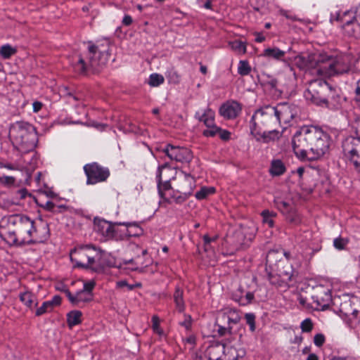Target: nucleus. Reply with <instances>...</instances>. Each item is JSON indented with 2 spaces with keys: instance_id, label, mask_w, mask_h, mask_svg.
<instances>
[{
  "instance_id": "nucleus-50",
  "label": "nucleus",
  "mask_w": 360,
  "mask_h": 360,
  "mask_svg": "<svg viewBox=\"0 0 360 360\" xmlns=\"http://www.w3.org/2000/svg\"><path fill=\"white\" fill-rule=\"evenodd\" d=\"M245 319L247 324L250 327V330L251 332H255V330L256 329L255 314H252V313H248L245 314Z\"/></svg>"
},
{
  "instance_id": "nucleus-47",
  "label": "nucleus",
  "mask_w": 360,
  "mask_h": 360,
  "mask_svg": "<svg viewBox=\"0 0 360 360\" xmlns=\"http://www.w3.org/2000/svg\"><path fill=\"white\" fill-rule=\"evenodd\" d=\"M152 323H153L152 328H153L154 333H157L160 336H162L164 335V332L160 326V319L158 316H156V315L153 316Z\"/></svg>"
},
{
  "instance_id": "nucleus-9",
  "label": "nucleus",
  "mask_w": 360,
  "mask_h": 360,
  "mask_svg": "<svg viewBox=\"0 0 360 360\" xmlns=\"http://www.w3.org/2000/svg\"><path fill=\"white\" fill-rule=\"evenodd\" d=\"M350 70V58L341 56L334 60L318 64L316 72L323 77H333L347 73Z\"/></svg>"
},
{
  "instance_id": "nucleus-55",
  "label": "nucleus",
  "mask_w": 360,
  "mask_h": 360,
  "mask_svg": "<svg viewBox=\"0 0 360 360\" xmlns=\"http://www.w3.org/2000/svg\"><path fill=\"white\" fill-rule=\"evenodd\" d=\"M220 139L223 141H228L231 138V133L228 130L222 129L219 127V130L217 134Z\"/></svg>"
},
{
  "instance_id": "nucleus-43",
  "label": "nucleus",
  "mask_w": 360,
  "mask_h": 360,
  "mask_svg": "<svg viewBox=\"0 0 360 360\" xmlns=\"http://www.w3.org/2000/svg\"><path fill=\"white\" fill-rule=\"evenodd\" d=\"M231 49L238 53L244 54L246 53V44L241 41L235 40L230 44Z\"/></svg>"
},
{
  "instance_id": "nucleus-28",
  "label": "nucleus",
  "mask_w": 360,
  "mask_h": 360,
  "mask_svg": "<svg viewBox=\"0 0 360 360\" xmlns=\"http://www.w3.org/2000/svg\"><path fill=\"white\" fill-rule=\"evenodd\" d=\"M303 240L307 243L309 249L311 250V255H314L322 248V240L318 235H315L313 238H304Z\"/></svg>"
},
{
  "instance_id": "nucleus-7",
  "label": "nucleus",
  "mask_w": 360,
  "mask_h": 360,
  "mask_svg": "<svg viewBox=\"0 0 360 360\" xmlns=\"http://www.w3.org/2000/svg\"><path fill=\"white\" fill-rule=\"evenodd\" d=\"M70 256L75 266L96 270L93 266L96 258L99 256V251L96 246L91 244L79 245L71 250Z\"/></svg>"
},
{
  "instance_id": "nucleus-63",
  "label": "nucleus",
  "mask_w": 360,
  "mask_h": 360,
  "mask_svg": "<svg viewBox=\"0 0 360 360\" xmlns=\"http://www.w3.org/2000/svg\"><path fill=\"white\" fill-rule=\"evenodd\" d=\"M64 292L66 297L68 298L69 301L75 305V295H72L71 292L68 289H65Z\"/></svg>"
},
{
  "instance_id": "nucleus-10",
  "label": "nucleus",
  "mask_w": 360,
  "mask_h": 360,
  "mask_svg": "<svg viewBox=\"0 0 360 360\" xmlns=\"http://www.w3.org/2000/svg\"><path fill=\"white\" fill-rule=\"evenodd\" d=\"M343 157L346 162L354 167H359L360 162V136H349L342 143Z\"/></svg>"
},
{
  "instance_id": "nucleus-23",
  "label": "nucleus",
  "mask_w": 360,
  "mask_h": 360,
  "mask_svg": "<svg viewBox=\"0 0 360 360\" xmlns=\"http://www.w3.org/2000/svg\"><path fill=\"white\" fill-rule=\"evenodd\" d=\"M120 226H124L122 231H126L123 236V240L129 238L139 236L142 234L143 230L136 222H119Z\"/></svg>"
},
{
  "instance_id": "nucleus-45",
  "label": "nucleus",
  "mask_w": 360,
  "mask_h": 360,
  "mask_svg": "<svg viewBox=\"0 0 360 360\" xmlns=\"http://www.w3.org/2000/svg\"><path fill=\"white\" fill-rule=\"evenodd\" d=\"M348 243V239L339 236L333 240V246L338 250H342L346 248Z\"/></svg>"
},
{
  "instance_id": "nucleus-30",
  "label": "nucleus",
  "mask_w": 360,
  "mask_h": 360,
  "mask_svg": "<svg viewBox=\"0 0 360 360\" xmlns=\"http://www.w3.org/2000/svg\"><path fill=\"white\" fill-rule=\"evenodd\" d=\"M245 355V350L243 348L238 349L233 347H227V354H226V360H239Z\"/></svg>"
},
{
  "instance_id": "nucleus-54",
  "label": "nucleus",
  "mask_w": 360,
  "mask_h": 360,
  "mask_svg": "<svg viewBox=\"0 0 360 360\" xmlns=\"http://www.w3.org/2000/svg\"><path fill=\"white\" fill-rule=\"evenodd\" d=\"M326 341V338L323 334L318 333L314 337V343L317 347H321Z\"/></svg>"
},
{
  "instance_id": "nucleus-49",
  "label": "nucleus",
  "mask_w": 360,
  "mask_h": 360,
  "mask_svg": "<svg viewBox=\"0 0 360 360\" xmlns=\"http://www.w3.org/2000/svg\"><path fill=\"white\" fill-rule=\"evenodd\" d=\"M313 323L311 319H305L300 323V328L303 333H309L313 329Z\"/></svg>"
},
{
  "instance_id": "nucleus-17",
  "label": "nucleus",
  "mask_w": 360,
  "mask_h": 360,
  "mask_svg": "<svg viewBox=\"0 0 360 360\" xmlns=\"http://www.w3.org/2000/svg\"><path fill=\"white\" fill-rule=\"evenodd\" d=\"M311 298L313 301L312 307L316 310H324L329 306L332 300L330 290L323 286L318 288Z\"/></svg>"
},
{
  "instance_id": "nucleus-32",
  "label": "nucleus",
  "mask_w": 360,
  "mask_h": 360,
  "mask_svg": "<svg viewBox=\"0 0 360 360\" xmlns=\"http://www.w3.org/2000/svg\"><path fill=\"white\" fill-rule=\"evenodd\" d=\"M184 179H181L179 182V190L182 193L183 188H191V193L195 188V179L189 174L183 172Z\"/></svg>"
},
{
  "instance_id": "nucleus-1",
  "label": "nucleus",
  "mask_w": 360,
  "mask_h": 360,
  "mask_svg": "<svg viewBox=\"0 0 360 360\" xmlns=\"http://www.w3.org/2000/svg\"><path fill=\"white\" fill-rule=\"evenodd\" d=\"M49 237V224L41 220L36 222L24 214H11L0 220V238L10 246L43 243Z\"/></svg>"
},
{
  "instance_id": "nucleus-42",
  "label": "nucleus",
  "mask_w": 360,
  "mask_h": 360,
  "mask_svg": "<svg viewBox=\"0 0 360 360\" xmlns=\"http://www.w3.org/2000/svg\"><path fill=\"white\" fill-rule=\"evenodd\" d=\"M165 81L164 77L158 73H153L149 77L148 84L151 86H158L163 84Z\"/></svg>"
},
{
  "instance_id": "nucleus-11",
  "label": "nucleus",
  "mask_w": 360,
  "mask_h": 360,
  "mask_svg": "<svg viewBox=\"0 0 360 360\" xmlns=\"http://www.w3.org/2000/svg\"><path fill=\"white\" fill-rule=\"evenodd\" d=\"M338 21L342 23L344 31L349 36L357 37L356 8L354 10L346 11L343 13L336 11L330 14V21Z\"/></svg>"
},
{
  "instance_id": "nucleus-4",
  "label": "nucleus",
  "mask_w": 360,
  "mask_h": 360,
  "mask_svg": "<svg viewBox=\"0 0 360 360\" xmlns=\"http://www.w3.org/2000/svg\"><path fill=\"white\" fill-rule=\"evenodd\" d=\"M304 96L314 104L330 110H338L341 105L340 98L336 94L335 90L322 79L311 80Z\"/></svg>"
},
{
  "instance_id": "nucleus-62",
  "label": "nucleus",
  "mask_w": 360,
  "mask_h": 360,
  "mask_svg": "<svg viewBox=\"0 0 360 360\" xmlns=\"http://www.w3.org/2000/svg\"><path fill=\"white\" fill-rule=\"evenodd\" d=\"M181 325L184 326L186 329L191 327V317L189 315H185V320L181 323Z\"/></svg>"
},
{
  "instance_id": "nucleus-40",
  "label": "nucleus",
  "mask_w": 360,
  "mask_h": 360,
  "mask_svg": "<svg viewBox=\"0 0 360 360\" xmlns=\"http://www.w3.org/2000/svg\"><path fill=\"white\" fill-rule=\"evenodd\" d=\"M268 280L270 283L273 285L282 287L285 286L288 284L287 282H282L281 278L279 276V274L277 272L276 274L268 273Z\"/></svg>"
},
{
  "instance_id": "nucleus-3",
  "label": "nucleus",
  "mask_w": 360,
  "mask_h": 360,
  "mask_svg": "<svg viewBox=\"0 0 360 360\" xmlns=\"http://www.w3.org/2000/svg\"><path fill=\"white\" fill-rule=\"evenodd\" d=\"M86 45L87 51L75 56L72 60L74 70L80 74L89 70L98 71L109 59L110 43L108 40L96 43L88 41Z\"/></svg>"
},
{
  "instance_id": "nucleus-48",
  "label": "nucleus",
  "mask_w": 360,
  "mask_h": 360,
  "mask_svg": "<svg viewBox=\"0 0 360 360\" xmlns=\"http://www.w3.org/2000/svg\"><path fill=\"white\" fill-rule=\"evenodd\" d=\"M219 127L215 124L212 127H207L206 129L203 130L202 135L205 137H214L218 134Z\"/></svg>"
},
{
  "instance_id": "nucleus-41",
  "label": "nucleus",
  "mask_w": 360,
  "mask_h": 360,
  "mask_svg": "<svg viewBox=\"0 0 360 360\" xmlns=\"http://www.w3.org/2000/svg\"><path fill=\"white\" fill-rule=\"evenodd\" d=\"M251 72V67L247 60H240L238 66V73L241 76L248 75Z\"/></svg>"
},
{
  "instance_id": "nucleus-13",
  "label": "nucleus",
  "mask_w": 360,
  "mask_h": 360,
  "mask_svg": "<svg viewBox=\"0 0 360 360\" xmlns=\"http://www.w3.org/2000/svg\"><path fill=\"white\" fill-rule=\"evenodd\" d=\"M83 169L86 176L87 185H94L105 181L110 176L109 169L97 162L86 164Z\"/></svg>"
},
{
  "instance_id": "nucleus-6",
  "label": "nucleus",
  "mask_w": 360,
  "mask_h": 360,
  "mask_svg": "<svg viewBox=\"0 0 360 360\" xmlns=\"http://www.w3.org/2000/svg\"><path fill=\"white\" fill-rule=\"evenodd\" d=\"M276 122L275 112L273 106L266 105L255 111L251 117L252 134H262L264 141H269L277 136L278 131L276 129H270L272 125Z\"/></svg>"
},
{
  "instance_id": "nucleus-51",
  "label": "nucleus",
  "mask_w": 360,
  "mask_h": 360,
  "mask_svg": "<svg viewBox=\"0 0 360 360\" xmlns=\"http://www.w3.org/2000/svg\"><path fill=\"white\" fill-rule=\"evenodd\" d=\"M254 299V294L251 292H246L244 297H240L238 300L240 305L245 306L252 302Z\"/></svg>"
},
{
  "instance_id": "nucleus-21",
  "label": "nucleus",
  "mask_w": 360,
  "mask_h": 360,
  "mask_svg": "<svg viewBox=\"0 0 360 360\" xmlns=\"http://www.w3.org/2000/svg\"><path fill=\"white\" fill-rule=\"evenodd\" d=\"M165 167H167V164L158 167L156 174L158 194L162 199H166V196L167 195V192H170L172 188L169 180H165L163 181L162 179V171Z\"/></svg>"
},
{
  "instance_id": "nucleus-35",
  "label": "nucleus",
  "mask_w": 360,
  "mask_h": 360,
  "mask_svg": "<svg viewBox=\"0 0 360 360\" xmlns=\"http://www.w3.org/2000/svg\"><path fill=\"white\" fill-rule=\"evenodd\" d=\"M165 77L169 84H178L181 82V75L173 67L167 70Z\"/></svg>"
},
{
  "instance_id": "nucleus-59",
  "label": "nucleus",
  "mask_w": 360,
  "mask_h": 360,
  "mask_svg": "<svg viewBox=\"0 0 360 360\" xmlns=\"http://www.w3.org/2000/svg\"><path fill=\"white\" fill-rule=\"evenodd\" d=\"M48 302L51 304V308L53 309L55 307L60 304L61 297L59 295H55L51 300H48Z\"/></svg>"
},
{
  "instance_id": "nucleus-31",
  "label": "nucleus",
  "mask_w": 360,
  "mask_h": 360,
  "mask_svg": "<svg viewBox=\"0 0 360 360\" xmlns=\"http://www.w3.org/2000/svg\"><path fill=\"white\" fill-rule=\"evenodd\" d=\"M285 166L280 160H275L271 162L269 172L272 176H281L285 172Z\"/></svg>"
},
{
  "instance_id": "nucleus-27",
  "label": "nucleus",
  "mask_w": 360,
  "mask_h": 360,
  "mask_svg": "<svg viewBox=\"0 0 360 360\" xmlns=\"http://www.w3.org/2000/svg\"><path fill=\"white\" fill-rule=\"evenodd\" d=\"M195 117L203 122L207 127H212L215 124L214 112L210 108H206L202 114L200 112H196Z\"/></svg>"
},
{
  "instance_id": "nucleus-22",
  "label": "nucleus",
  "mask_w": 360,
  "mask_h": 360,
  "mask_svg": "<svg viewBox=\"0 0 360 360\" xmlns=\"http://www.w3.org/2000/svg\"><path fill=\"white\" fill-rule=\"evenodd\" d=\"M182 193L178 189L169 192V195L166 196V199H163L169 202H174L176 204H181L185 202L188 197L191 195V188H183Z\"/></svg>"
},
{
  "instance_id": "nucleus-15",
  "label": "nucleus",
  "mask_w": 360,
  "mask_h": 360,
  "mask_svg": "<svg viewBox=\"0 0 360 360\" xmlns=\"http://www.w3.org/2000/svg\"><path fill=\"white\" fill-rule=\"evenodd\" d=\"M165 154L171 160L182 163H188L193 158L191 150L185 147L175 146L172 144H167L165 147L159 149Z\"/></svg>"
},
{
  "instance_id": "nucleus-44",
  "label": "nucleus",
  "mask_w": 360,
  "mask_h": 360,
  "mask_svg": "<svg viewBox=\"0 0 360 360\" xmlns=\"http://www.w3.org/2000/svg\"><path fill=\"white\" fill-rule=\"evenodd\" d=\"M294 64L300 70H304L308 67V60L302 55H298L294 58Z\"/></svg>"
},
{
  "instance_id": "nucleus-8",
  "label": "nucleus",
  "mask_w": 360,
  "mask_h": 360,
  "mask_svg": "<svg viewBox=\"0 0 360 360\" xmlns=\"http://www.w3.org/2000/svg\"><path fill=\"white\" fill-rule=\"evenodd\" d=\"M119 226V223L113 224L104 219L95 217L94 219V231L103 241L123 240V236L127 232L122 231Z\"/></svg>"
},
{
  "instance_id": "nucleus-64",
  "label": "nucleus",
  "mask_w": 360,
  "mask_h": 360,
  "mask_svg": "<svg viewBox=\"0 0 360 360\" xmlns=\"http://www.w3.org/2000/svg\"><path fill=\"white\" fill-rule=\"evenodd\" d=\"M133 22L131 16L129 15H125L122 19V25L124 26H129Z\"/></svg>"
},
{
  "instance_id": "nucleus-24",
  "label": "nucleus",
  "mask_w": 360,
  "mask_h": 360,
  "mask_svg": "<svg viewBox=\"0 0 360 360\" xmlns=\"http://www.w3.org/2000/svg\"><path fill=\"white\" fill-rule=\"evenodd\" d=\"M19 299L26 307L30 309H32L38 304L37 295L28 290L20 292L19 294Z\"/></svg>"
},
{
  "instance_id": "nucleus-56",
  "label": "nucleus",
  "mask_w": 360,
  "mask_h": 360,
  "mask_svg": "<svg viewBox=\"0 0 360 360\" xmlns=\"http://www.w3.org/2000/svg\"><path fill=\"white\" fill-rule=\"evenodd\" d=\"M217 328V333L220 336H224L226 333H231V327L230 326L225 327L218 324Z\"/></svg>"
},
{
  "instance_id": "nucleus-14",
  "label": "nucleus",
  "mask_w": 360,
  "mask_h": 360,
  "mask_svg": "<svg viewBox=\"0 0 360 360\" xmlns=\"http://www.w3.org/2000/svg\"><path fill=\"white\" fill-rule=\"evenodd\" d=\"M341 316L358 323L360 321V298L352 296L342 301L339 307Z\"/></svg>"
},
{
  "instance_id": "nucleus-36",
  "label": "nucleus",
  "mask_w": 360,
  "mask_h": 360,
  "mask_svg": "<svg viewBox=\"0 0 360 360\" xmlns=\"http://www.w3.org/2000/svg\"><path fill=\"white\" fill-rule=\"evenodd\" d=\"M275 207L284 215L287 213L292 207L288 202L283 200L280 197H276L274 199Z\"/></svg>"
},
{
  "instance_id": "nucleus-2",
  "label": "nucleus",
  "mask_w": 360,
  "mask_h": 360,
  "mask_svg": "<svg viewBox=\"0 0 360 360\" xmlns=\"http://www.w3.org/2000/svg\"><path fill=\"white\" fill-rule=\"evenodd\" d=\"M330 136L321 128L313 125L301 127L293 135V150L302 160H314L323 156L330 147Z\"/></svg>"
},
{
  "instance_id": "nucleus-33",
  "label": "nucleus",
  "mask_w": 360,
  "mask_h": 360,
  "mask_svg": "<svg viewBox=\"0 0 360 360\" xmlns=\"http://www.w3.org/2000/svg\"><path fill=\"white\" fill-rule=\"evenodd\" d=\"M93 293L86 292L81 290L75 294V305L79 306L81 304L89 302L93 300Z\"/></svg>"
},
{
  "instance_id": "nucleus-25",
  "label": "nucleus",
  "mask_w": 360,
  "mask_h": 360,
  "mask_svg": "<svg viewBox=\"0 0 360 360\" xmlns=\"http://www.w3.org/2000/svg\"><path fill=\"white\" fill-rule=\"evenodd\" d=\"M285 56V51L281 50L276 46L266 48L264 49L261 54V56L265 58L273 59L277 61H283Z\"/></svg>"
},
{
  "instance_id": "nucleus-57",
  "label": "nucleus",
  "mask_w": 360,
  "mask_h": 360,
  "mask_svg": "<svg viewBox=\"0 0 360 360\" xmlns=\"http://www.w3.org/2000/svg\"><path fill=\"white\" fill-rule=\"evenodd\" d=\"M356 8V28H358L357 37H360V4Z\"/></svg>"
},
{
  "instance_id": "nucleus-58",
  "label": "nucleus",
  "mask_w": 360,
  "mask_h": 360,
  "mask_svg": "<svg viewBox=\"0 0 360 360\" xmlns=\"http://www.w3.org/2000/svg\"><path fill=\"white\" fill-rule=\"evenodd\" d=\"M95 282L94 281H89L84 283V287L82 290L88 292L89 293H92V290L95 286Z\"/></svg>"
},
{
  "instance_id": "nucleus-39",
  "label": "nucleus",
  "mask_w": 360,
  "mask_h": 360,
  "mask_svg": "<svg viewBox=\"0 0 360 360\" xmlns=\"http://www.w3.org/2000/svg\"><path fill=\"white\" fill-rule=\"evenodd\" d=\"M215 188L214 187H202L200 191L196 192L195 196L198 200L205 199L209 195L214 193Z\"/></svg>"
},
{
  "instance_id": "nucleus-19",
  "label": "nucleus",
  "mask_w": 360,
  "mask_h": 360,
  "mask_svg": "<svg viewBox=\"0 0 360 360\" xmlns=\"http://www.w3.org/2000/svg\"><path fill=\"white\" fill-rule=\"evenodd\" d=\"M241 105L236 101H228L224 103L219 108V115L225 119L232 120L240 113Z\"/></svg>"
},
{
  "instance_id": "nucleus-18",
  "label": "nucleus",
  "mask_w": 360,
  "mask_h": 360,
  "mask_svg": "<svg viewBox=\"0 0 360 360\" xmlns=\"http://www.w3.org/2000/svg\"><path fill=\"white\" fill-rule=\"evenodd\" d=\"M255 236V229H250L244 226H241L234 233L236 238H228V242L236 247H240L246 245L250 242Z\"/></svg>"
},
{
  "instance_id": "nucleus-37",
  "label": "nucleus",
  "mask_w": 360,
  "mask_h": 360,
  "mask_svg": "<svg viewBox=\"0 0 360 360\" xmlns=\"http://www.w3.org/2000/svg\"><path fill=\"white\" fill-rule=\"evenodd\" d=\"M17 53V49L9 44H6L0 47V56L4 59H8Z\"/></svg>"
},
{
  "instance_id": "nucleus-12",
  "label": "nucleus",
  "mask_w": 360,
  "mask_h": 360,
  "mask_svg": "<svg viewBox=\"0 0 360 360\" xmlns=\"http://www.w3.org/2000/svg\"><path fill=\"white\" fill-rule=\"evenodd\" d=\"M273 108L276 122L281 125L283 124V128H286L300 112V109L296 105L288 103H278Z\"/></svg>"
},
{
  "instance_id": "nucleus-5",
  "label": "nucleus",
  "mask_w": 360,
  "mask_h": 360,
  "mask_svg": "<svg viewBox=\"0 0 360 360\" xmlns=\"http://www.w3.org/2000/svg\"><path fill=\"white\" fill-rule=\"evenodd\" d=\"M9 138L13 146L25 153L32 151L39 141L36 128L25 121H17L11 125Z\"/></svg>"
},
{
  "instance_id": "nucleus-61",
  "label": "nucleus",
  "mask_w": 360,
  "mask_h": 360,
  "mask_svg": "<svg viewBox=\"0 0 360 360\" xmlns=\"http://www.w3.org/2000/svg\"><path fill=\"white\" fill-rule=\"evenodd\" d=\"M203 241H204V245L205 246H207L208 245H210L212 242H214L217 239V236H215L214 237H210L208 235H205L203 236Z\"/></svg>"
},
{
  "instance_id": "nucleus-20",
  "label": "nucleus",
  "mask_w": 360,
  "mask_h": 360,
  "mask_svg": "<svg viewBox=\"0 0 360 360\" xmlns=\"http://www.w3.org/2000/svg\"><path fill=\"white\" fill-rule=\"evenodd\" d=\"M277 272L282 282L289 283L295 276V272L292 265L288 260H279L276 264Z\"/></svg>"
},
{
  "instance_id": "nucleus-46",
  "label": "nucleus",
  "mask_w": 360,
  "mask_h": 360,
  "mask_svg": "<svg viewBox=\"0 0 360 360\" xmlns=\"http://www.w3.org/2000/svg\"><path fill=\"white\" fill-rule=\"evenodd\" d=\"M52 310L51 304L46 301L42 303L41 307L37 309L35 315L39 316Z\"/></svg>"
},
{
  "instance_id": "nucleus-53",
  "label": "nucleus",
  "mask_w": 360,
  "mask_h": 360,
  "mask_svg": "<svg viewBox=\"0 0 360 360\" xmlns=\"http://www.w3.org/2000/svg\"><path fill=\"white\" fill-rule=\"evenodd\" d=\"M15 183V179L11 176H0V184L6 186H14Z\"/></svg>"
},
{
  "instance_id": "nucleus-16",
  "label": "nucleus",
  "mask_w": 360,
  "mask_h": 360,
  "mask_svg": "<svg viewBox=\"0 0 360 360\" xmlns=\"http://www.w3.org/2000/svg\"><path fill=\"white\" fill-rule=\"evenodd\" d=\"M227 347L228 346L220 342H213L207 347L199 360H226Z\"/></svg>"
},
{
  "instance_id": "nucleus-26",
  "label": "nucleus",
  "mask_w": 360,
  "mask_h": 360,
  "mask_svg": "<svg viewBox=\"0 0 360 360\" xmlns=\"http://www.w3.org/2000/svg\"><path fill=\"white\" fill-rule=\"evenodd\" d=\"M173 300L177 311L183 313L186 309V304L184 298V290L179 285L175 287L173 294Z\"/></svg>"
},
{
  "instance_id": "nucleus-29",
  "label": "nucleus",
  "mask_w": 360,
  "mask_h": 360,
  "mask_svg": "<svg viewBox=\"0 0 360 360\" xmlns=\"http://www.w3.org/2000/svg\"><path fill=\"white\" fill-rule=\"evenodd\" d=\"M82 313L79 310H72L67 314V323L69 328L79 324L82 322Z\"/></svg>"
},
{
  "instance_id": "nucleus-60",
  "label": "nucleus",
  "mask_w": 360,
  "mask_h": 360,
  "mask_svg": "<svg viewBox=\"0 0 360 360\" xmlns=\"http://www.w3.org/2000/svg\"><path fill=\"white\" fill-rule=\"evenodd\" d=\"M28 194L26 188H21L15 192V197L19 199H24Z\"/></svg>"
},
{
  "instance_id": "nucleus-38",
  "label": "nucleus",
  "mask_w": 360,
  "mask_h": 360,
  "mask_svg": "<svg viewBox=\"0 0 360 360\" xmlns=\"http://www.w3.org/2000/svg\"><path fill=\"white\" fill-rule=\"evenodd\" d=\"M286 220L293 224L298 225L301 223V218L300 214L296 212L294 207H292L287 213L284 214Z\"/></svg>"
},
{
  "instance_id": "nucleus-52",
  "label": "nucleus",
  "mask_w": 360,
  "mask_h": 360,
  "mask_svg": "<svg viewBox=\"0 0 360 360\" xmlns=\"http://www.w3.org/2000/svg\"><path fill=\"white\" fill-rule=\"evenodd\" d=\"M279 13H280V14L281 15L284 16L287 19H289V20H290L292 21L304 22V20L297 18L295 14H293L290 11H287V10H284V9H281L279 11Z\"/></svg>"
},
{
  "instance_id": "nucleus-34",
  "label": "nucleus",
  "mask_w": 360,
  "mask_h": 360,
  "mask_svg": "<svg viewBox=\"0 0 360 360\" xmlns=\"http://www.w3.org/2000/svg\"><path fill=\"white\" fill-rule=\"evenodd\" d=\"M261 216L264 224H266L270 228L274 226V218L277 216L275 212L264 210L262 212Z\"/></svg>"
}]
</instances>
